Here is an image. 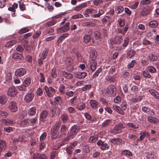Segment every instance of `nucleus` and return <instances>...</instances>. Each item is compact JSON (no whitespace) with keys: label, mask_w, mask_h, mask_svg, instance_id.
<instances>
[{"label":"nucleus","mask_w":159,"mask_h":159,"mask_svg":"<svg viewBox=\"0 0 159 159\" xmlns=\"http://www.w3.org/2000/svg\"><path fill=\"white\" fill-rule=\"evenodd\" d=\"M60 126V124L58 122H57L51 129V137L52 139H56L58 137H61V134L59 135V133L57 132Z\"/></svg>","instance_id":"nucleus-2"},{"label":"nucleus","mask_w":159,"mask_h":159,"mask_svg":"<svg viewBox=\"0 0 159 159\" xmlns=\"http://www.w3.org/2000/svg\"><path fill=\"white\" fill-rule=\"evenodd\" d=\"M67 129V127L65 125H62L61 128L60 132L61 133V136L63 134H65V132Z\"/></svg>","instance_id":"nucleus-42"},{"label":"nucleus","mask_w":159,"mask_h":159,"mask_svg":"<svg viewBox=\"0 0 159 159\" xmlns=\"http://www.w3.org/2000/svg\"><path fill=\"white\" fill-rule=\"evenodd\" d=\"M69 30V28L64 26L61 27L57 29V34H59L62 32H65Z\"/></svg>","instance_id":"nucleus-22"},{"label":"nucleus","mask_w":159,"mask_h":159,"mask_svg":"<svg viewBox=\"0 0 159 159\" xmlns=\"http://www.w3.org/2000/svg\"><path fill=\"white\" fill-rule=\"evenodd\" d=\"M8 108L11 112H15L18 110L17 104L15 101H11L9 103Z\"/></svg>","instance_id":"nucleus-5"},{"label":"nucleus","mask_w":159,"mask_h":159,"mask_svg":"<svg viewBox=\"0 0 159 159\" xmlns=\"http://www.w3.org/2000/svg\"><path fill=\"white\" fill-rule=\"evenodd\" d=\"M0 114L1 116L3 118H6L8 116V113L5 111H0Z\"/></svg>","instance_id":"nucleus-58"},{"label":"nucleus","mask_w":159,"mask_h":159,"mask_svg":"<svg viewBox=\"0 0 159 159\" xmlns=\"http://www.w3.org/2000/svg\"><path fill=\"white\" fill-rule=\"evenodd\" d=\"M29 125H32L36 123V122L37 120V118H34L31 119H29Z\"/></svg>","instance_id":"nucleus-52"},{"label":"nucleus","mask_w":159,"mask_h":159,"mask_svg":"<svg viewBox=\"0 0 159 159\" xmlns=\"http://www.w3.org/2000/svg\"><path fill=\"white\" fill-rule=\"evenodd\" d=\"M135 53V52L134 50H129L127 53V57L129 58H131L134 56Z\"/></svg>","instance_id":"nucleus-39"},{"label":"nucleus","mask_w":159,"mask_h":159,"mask_svg":"<svg viewBox=\"0 0 159 159\" xmlns=\"http://www.w3.org/2000/svg\"><path fill=\"white\" fill-rule=\"evenodd\" d=\"M87 5L85 3H82L75 7L74 8V10L76 11H79L85 7Z\"/></svg>","instance_id":"nucleus-26"},{"label":"nucleus","mask_w":159,"mask_h":159,"mask_svg":"<svg viewBox=\"0 0 159 159\" xmlns=\"http://www.w3.org/2000/svg\"><path fill=\"white\" fill-rule=\"evenodd\" d=\"M2 121L3 123L7 125H10L13 123L12 120L8 119H3L2 120Z\"/></svg>","instance_id":"nucleus-38"},{"label":"nucleus","mask_w":159,"mask_h":159,"mask_svg":"<svg viewBox=\"0 0 159 159\" xmlns=\"http://www.w3.org/2000/svg\"><path fill=\"white\" fill-rule=\"evenodd\" d=\"M147 118L148 122L151 123L156 124L158 120L157 118L152 116H148Z\"/></svg>","instance_id":"nucleus-18"},{"label":"nucleus","mask_w":159,"mask_h":159,"mask_svg":"<svg viewBox=\"0 0 159 159\" xmlns=\"http://www.w3.org/2000/svg\"><path fill=\"white\" fill-rule=\"evenodd\" d=\"M146 69L148 71L152 73H155L156 71V68L153 66H148Z\"/></svg>","instance_id":"nucleus-36"},{"label":"nucleus","mask_w":159,"mask_h":159,"mask_svg":"<svg viewBox=\"0 0 159 159\" xmlns=\"http://www.w3.org/2000/svg\"><path fill=\"white\" fill-rule=\"evenodd\" d=\"M12 57L14 59H21L23 58V56L19 53H15L13 54Z\"/></svg>","instance_id":"nucleus-32"},{"label":"nucleus","mask_w":159,"mask_h":159,"mask_svg":"<svg viewBox=\"0 0 159 159\" xmlns=\"http://www.w3.org/2000/svg\"><path fill=\"white\" fill-rule=\"evenodd\" d=\"M127 125L129 127L132 128L134 129H138L139 127V125H134L132 123H128L127 124Z\"/></svg>","instance_id":"nucleus-46"},{"label":"nucleus","mask_w":159,"mask_h":159,"mask_svg":"<svg viewBox=\"0 0 159 159\" xmlns=\"http://www.w3.org/2000/svg\"><path fill=\"white\" fill-rule=\"evenodd\" d=\"M28 119H25L22 120L21 122V124L22 126H24L29 125Z\"/></svg>","instance_id":"nucleus-53"},{"label":"nucleus","mask_w":159,"mask_h":159,"mask_svg":"<svg viewBox=\"0 0 159 159\" xmlns=\"http://www.w3.org/2000/svg\"><path fill=\"white\" fill-rule=\"evenodd\" d=\"M85 107V104L83 102H80L77 105L76 108L79 110L81 111L84 109Z\"/></svg>","instance_id":"nucleus-29"},{"label":"nucleus","mask_w":159,"mask_h":159,"mask_svg":"<svg viewBox=\"0 0 159 159\" xmlns=\"http://www.w3.org/2000/svg\"><path fill=\"white\" fill-rule=\"evenodd\" d=\"M144 78H150L151 76L148 72V70H144L142 72Z\"/></svg>","instance_id":"nucleus-44"},{"label":"nucleus","mask_w":159,"mask_h":159,"mask_svg":"<svg viewBox=\"0 0 159 159\" xmlns=\"http://www.w3.org/2000/svg\"><path fill=\"white\" fill-rule=\"evenodd\" d=\"M116 41H114L113 40H111L110 42L112 44L117 43L118 44H120L123 40L122 36H120L116 37Z\"/></svg>","instance_id":"nucleus-15"},{"label":"nucleus","mask_w":159,"mask_h":159,"mask_svg":"<svg viewBox=\"0 0 159 159\" xmlns=\"http://www.w3.org/2000/svg\"><path fill=\"white\" fill-rule=\"evenodd\" d=\"M149 93L154 97L157 99H159V94L154 89H151L149 90Z\"/></svg>","instance_id":"nucleus-17"},{"label":"nucleus","mask_w":159,"mask_h":159,"mask_svg":"<svg viewBox=\"0 0 159 159\" xmlns=\"http://www.w3.org/2000/svg\"><path fill=\"white\" fill-rule=\"evenodd\" d=\"M152 10V9L149 7L143 8L141 11V16H144L150 14Z\"/></svg>","instance_id":"nucleus-10"},{"label":"nucleus","mask_w":159,"mask_h":159,"mask_svg":"<svg viewBox=\"0 0 159 159\" xmlns=\"http://www.w3.org/2000/svg\"><path fill=\"white\" fill-rule=\"evenodd\" d=\"M6 148V144L5 142L1 139H0V149L2 150L5 148Z\"/></svg>","instance_id":"nucleus-48"},{"label":"nucleus","mask_w":159,"mask_h":159,"mask_svg":"<svg viewBox=\"0 0 159 159\" xmlns=\"http://www.w3.org/2000/svg\"><path fill=\"white\" fill-rule=\"evenodd\" d=\"M36 159H47V157L44 154H41L40 155H38Z\"/></svg>","instance_id":"nucleus-64"},{"label":"nucleus","mask_w":159,"mask_h":159,"mask_svg":"<svg viewBox=\"0 0 159 159\" xmlns=\"http://www.w3.org/2000/svg\"><path fill=\"white\" fill-rule=\"evenodd\" d=\"M124 7L122 6H118L115 9L116 12L118 14L121 13L124 11Z\"/></svg>","instance_id":"nucleus-34"},{"label":"nucleus","mask_w":159,"mask_h":159,"mask_svg":"<svg viewBox=\"0 0 159 159\" xmlns=\"http://www.w3.org/2000/svg\"><path fill=\"white\" fill-rule=\"evenodd\" d=\"M115 76V75L112 76H107L105 78V80L107 82L113 83L116 80Z\"/></svg>","instance_id":"nucleus-23"},{"label":"nucleus","mask_w":159,"mask_h":159,"mask_svg":"<svg viewBox=\"0 0 159 159\" xmlns=\"http://www.w3.org/2000/svg\"><path fill=\"white\" fill-rule=\"evenodd\" d=\"M122 126L121 125H116L113 129L111 130L110 131L111 133L119 134L122 132Z\"/></svg>","instance_id":"nucleus-9"},{"label":"nucleus","mask_w":159,"mask_h":159,"mask_svg":"<svg viewBox=\"0 0 159 159\" xmlns=\"http://www.w3.org/2000/svg\"><path fill=\"white\" fill-rule=\"evenodd\" d=\"M56 20H54L52 21H50L47 23L46 24V25L48 26H52L55 24L56 23Z\"/></svg>","instance_id":"nucleus-62"},{"label":"nucleus","mask_w":159,"mask_h":159,"mask_svg":"<svg viewBox=\"0 0 159 159\" xmlns=\"http://www.w3.org/2000/svg\"><path fill=\"white\" fill-rule=\"evenodd\" d=\"M90 104L92 108L94 110L96 109L98 106V102L96 100L93 99L90 101Z\"/></svg>","instance_id":"nucleus-16"},{"label":"nucleus","mask_w":159,"mask_h":159,"mask_svg":"<svg viewBox=\"0 0 159 159\" xmlns=\"http://www.w3.org/2000/svg\"><path fill=\"white\" fill-rule=\"evenodd\" d=\"M48 115V113L47 111L44 110L40 114V120L43 119L46 117Z\"/></svg>","instance_id":"nucleus-27"},{"label":"nucleus","mask_w":159,"mask_h":159,"mask_svg":"<svg viewBox=\"0 0 159 159\" xmlns=\"http://www.w3.org/2000/svg\"><path fill=\"white\" fill-rule=\"evenodd\" d=\"M128 137L129 139H130L131 140H135L136 139V136L134 134H128Z\"/></svg>","instance_id":"nucleus-60"},{"label":"nucleus","mask_w":159,"mask_h":159,"mask_svg":"<svg viewBox=\"0 0 159 159\" xmlns=\"http://www.w3.org/2000/svg\"><path fill=\"white\" fill-rule=\"evenodd\" d=\"M26 140H25V139L24 137L23 136L19 137L17 138H15L13 141V143L15 144H16L17 143L20 142H25Z\"/></svg>","instance_id":"nucleus-20"},{"label":"nucleus","mask_w":159,"mask_h":159,"mask_svg":"<svg viewBox=\"0 0 159 159\" xmlns=\"http://www.w3.org/2000/svg\"><path fill=\"white\" fill-rule=\"evenodd\" d=\"M109 148V145L107 143H104L103 144L102 146L100 147V148L102 150H107Z\"/></svg>","instance_id":"nucleus-61"},{"label":"nucleus","mask_w":159,"mask_h":159,"mask_svg":"<svg viewBox=\"0 0 159 159\" xmlns=\"http://www.w3.org/2000/svg\"><path fill=\"white\" fill-rule=\"evenodd\" d=\"M61 98L60 96H57L54 98V102L57 104H59L61 103Z\"/></svg>","instance_id":"nucleus-55"},{"label":"nucleus","mask_w":159,"mask_h":159,"mask_svg":"<svg viewBox=\"0 0 159 159\" xmlns=\"http://www.w3.org/2000/svg\"><path fill=\"white\" fill-rule=\"evenodd\" d=\"M63 76L67 79L70 80L72 79L73 76L72 74L70 73H68L65 71H63L62 72Z\"/></svg>","instance_id":"nucleus-21"},{"label":"nucleus","mask_w":159,"mask_h":159,"mask_svg":"<svg viewBox=\"0 0 159 159\" xmlns=\"http://www.w3.org/2000/svg\"><path fill=\"white\" fill-rule=\"evenodd\" d=\"M92 87L91 84H87L85 85V86L82 88V90L83 91H85L89 89Z\"/></svg>","instance_id":"nucleus-59"},{"label":"nucleus","mask_w":159,"mask_h":159,"mask_svg":"<svg viewBox=\"0 0 159 159\" xmlns=\"http://www.w3.org/2000/svg\"><path fill=\"white\" fill-rule=\"evenodd\" d=\"M146 157L148 159H153L154 155L151 152H148Z\"/></svg>","instance_id":"nucleus-56"},{"label":"nucleus","mask_w":159,"mask_h":159,"mask_svg":"<svg viewBox=\"0 0 159 159\" xmlns=\"http://www.w3.org/2000/svg\"><path fill=\"white\" fill-rule=\"evenodd\" d=\"M34 97V94L31 93H28L25 96L24 100L26 103H29L33 100Z\"/></svg>","instance_id":"nucleus-7"},{"label":"nucleus","mask_w":159,"mask_h":159,"mask_svg":"<svg viewBox=\"0 0 159 159\" xmlns=\"http://www.w3.org/2000/svg\"><path fill=\"white\" fill-rule=\"evenodd\" d=\"M62 121L64 123H66L68 120V117L66 114L62 115L61 116Z\"/></svg>","instance_id":"nucleus-28"},{"label":"nucleus","mask_w":159,"mask_h":159,"mask_svg":"<svg viewBox=\"0 0 159 159\" xmlns=\"http://www.w3.org/2000/svg\"><path fill=\"white\" fill-rule=\"evenodd\" d=\"M102 70L101 68H99L93 74L92 78H94L98 77L99 74L102 71Z\"/></svg>","instance_id":"nucleus-41"},{"label":"nucleus","mask_w":159,"mask_h":159,"mask_svg":"<svg viewBox=\"0 0 159 159\" xmlns=\"http://www.w3.org/2000/svg\"><path fill=\"white\" fill-rule=\"evenodd\" d=\"M158 23L156 20H152L149 22V25L152 28H156L158 26Z\"/></svg>","instance_id":"nucleus-30"},{"label":"nucleus","mask_w":159,"mask_h":159,"mask_svg":"<svg viewBox=\"0 0 159 159\" xmlns=\"http://www.w3.org/2000/svg\"><path fill=\"white\" fill-rule=\"evenodd\" d=\"M140 134H141V135L140 136L139 139H137V141H142L144 139L145 137H148L150 135L147 132H141Z\"/></svg>","instance_id":"nucleus-19"},{"label":"nucleus","mask_w":159,"mask_h":159,"mask_svg":"<svg viewBox=\"0 0 159 159\" xmlns=\"http://www.w3.org/2000/svg\"><path fill=\"white\" fill-rule=\"evenodd\" d=\"M51 75L54 78H56L57 77V72L55 68H53L52 69Z\"/></svg>","instance_id":"nucleus-54"},{"label":"nucleus","mask_w":159,"mask_h":159,"mask_svg":"<svg viewBox=\"0 0 159 159\" xmlns=\"http://www.w3.org/2000/svg\"><path fill=\"white\" fill-rule=\"evenodd\" d=\"M17 93V90L14 86H11L9 88L7 92L8 95L12 97L16 96Z\"/></svg>","instance_id":"nucleus-8"},{"label":"nucleus","mask_w":159,"mask_h":159,"mask_svg":"<svg viewBox=\"0 0 159 159\" xmlns=\"http://www.w3.org/2000/svg\"><path fill=\"white\" fill-rule=\"evenodd\" d=\"M44 89L47 96L49 97H52L55 94V89L50 86L49 87L45 86Z\"/></svg>","instance_id":"nucleus-4"},{"label":"nucleus","mask_w":159,"mask_h":159,"mask_svg":"<svg viewBox=\"0 0 159 159\" xmlns=\"http://www.w3.org/2000/svg\"><path fill=\"white\" fill-rule=\"evenodd\" d=\"M90 41V36L87 34H85L84 37V43H87Z\"/></svg>","instance_id":"nucleus-43"},{"label":"nucleus","mask_w":159,"mask_h":159,"mask_svg":"<svg viewBox=\"0 0 159 159\" xmlns=\"http://www.w3.org/2000/svg\"><path fill=\"white\" fill-rule=\"evenodd\" d=\"M36 108L34 107L30 108L28 110V113L29 115L32 116L34 115L36 113Z\"/></svg>","instance_id":"nucleus-25"},{"label":"nucleus","mask_w":159,"mask_h":159,"mask_svg":"<svg viewBox=\"0 0 159 159\" xmlns=\"http://www.w3.org/2000/svg\"><path fill=\"white\" fill-rule=\"evenodd\" d=\"M31 83V79L29 77L26 78L23 82V84L26 87L29 86Z\"/></svg>","instance_id":"nucleus-31"},{"label":"nucleus","mask_w":159,"mask_h":159,"mask_svg":"<svg viewBox=\"0 0 159 159\" xmlns=\"http://www.w3.org/2000/svg\"><path fill=\"white\" fill-rule=\"evenodd\" d=\"M6 102V99L4 96H0V103L2 104H5Z\"/></svg>","instance_id":"nucleus-63"},{"label":"nucleus","mask_w":159,"mask_h":159,"mask_svg":"<svg viewBox=\"0 0 159 159\" xmlns=\"http://www.w3.org/2000/svg\"><path fill=\"white\" fill-rule=\"evenodd\" d=\"M98 139V137L97 135L91 136L89 139V141L90 143H94Z\"/></svg>","instance_id":"nucleus-45"},{"label":"nucleus","mask_w":159,"mask_h":159,"mask_svg":"<svg viewBox=\"0 0 159 159\" xmlns=\"http://www.w3.org/2000/svg\"><path fill=\"white\" fill-rule=\"evenodd\" d=\"M144 96L137 95L135 97H132L130 99V101L133 102H136L141 101L143 99Z\"/></svg>","instance_id":"nucleus-13"},{"label":"nucleus","mask_w":159,"mask_h":159,"mask_svg":"<svg viewBox=\"0 0 159 159\" xmlns=\"http://www.w3.org/2000/svg\"><path fill=\"white\" fill-rule=\"evenodd\" d=\"M81 25L84 27L90 26L93 27L94 26V24L91 22H84L81 24Z\"/></svg>","instance_id":"nucleus-33"},{"label":"nucleus","mask_w":159,"mask_h":159,"mask_svg":"<svg viewBox=\"0 0 159 159\" xmlns=\"http://www.w3.org/2000/svg\"><path fill=\"white\" fill-rule=\"evenodd\" d=\"M148 58L151 61H155L157 60L158 57L155 54L151 53L148 55Z\"/></svg>","instance_id":"nucleus-24"},{"label":"nucleus","mask_w":159,"mask_h":159,"mask_svg":"<svg viewBox=\"0 0 159 159\" xmlns=\"http://www.w3.org/2000/svg\"><path fill=\"white\" fill-rule=\"evenodd\" d=\"M69 34L67 33H65L61 36L59 39H58L57 41H58L59 40L60 41V42H61L63 39H64L66 37H67L68 35Z\"/></svg>","instance_id":"nucleus-57"},{"label":"nucleus","mask_w":159,"mask_h":159,"mask_svg":"<svg viewBox=\"0 0 159 159\" xmlns=\"http://www.w3.org/2000/svg\"><path fill=\"white\" fill-rule=\"evenodd\" d=\"M17 41L16 40H13L8 41L5 45L6 47H9L13 45L16 43Z\"/></svg>","instance_id":"nucleus-37"},{"label":"nucleus","mask_w":159,"mask_h":159,"mask_svg":"<svg viewBox=\"0 0 159 159\" xmlns=\"http://www.w3.org/2000/svg\"><path fill=\"white\" fill-rule=\"evenodd\" d=\"M111 120L110 119H107L105 120L102 124V126L103 127H105L107 126L111 122Z\"/></svg>","instance_id":"nucleus-47"},{"label":"nucleus","mask_w":159,"mask_h":159,"mask_svg":"<svg viewBox=\"0 0 159 159\" xmlns=\"http://www.w3.org/2000/svg\"><path fill=\"white\" fill-rule=\"evenodd\" d=\"M75 77L78 79H83L87 75V73L85 72H77L74 74Z\"/></svg>","instance_id":"nucleus-11"},{"label":"nucleus","mask_w":159,"mask_h":159,"mask_svg":"<svg viewBox=\"0 0 159 159\" xmlns=\"http://www.w3.org/2000/svg\"><path fill=\"white\" fill-rule=\"evenodd\" d=\"M65 85L63 84L61 85L59 88V92L61 93L64 94L66 93L65 90Z\"/></svg>","instance_id":"nucleus-40"},{"label":"nucleus","mask_w":159,"mask_h":159,"mask_svg":"<svg viewBox=\"0 0 159 159\" xmlns=\"http://www.w3.org/2000/svg\"><path fill=\"white\" fill-rule=\"evenodd\" d=\"M111 142L114 145L120 146L121 144L122 140L120 138H114L111 139Z\"/></svg>","instance_id":"nucleus-12"},{"label":"nucleus","mask_w":159,"mask_h":159,"mask_svg":"<svg viewBox=\"0 0 159 159\" xmlns=\"http://www.w3.org/2000/svg\"><path fill=\"white\" fill-rule=\"evenodd\" d=\"M26 72V70L24 68H19L17 69L15 71V75L18 77H21L25 75Z\"/></svg>","instance_id":"nucleus-6"},{"label":"nucleus","mask_w":159,"mask_h":159,"mask_svg":"<svg viewBox=\"0 0 159 159\" xmlns=\"http://www.w3.org/2000/svg\"><path fill=\"white\" fill-rule=\"evenodd\" d=\"M106 93L107 95H110L111 96H115L116 94V89L113 84L109 85L106 89Z\"/></svg>","instance_id":"nucleus-3"},{"label":"nucleus","mask_w":159,"mask_h":159,"mask_svg":"<svg viewBox=\"0 0 159 159\" xmlns=\"http://www.w3.org/2000/svg\"><path fill=\"white\" fill-rule=\"evenodd\" d=\"M122 154L125 156H131L132 155V154L130 152L127 150L123 151L122 152Z\"/></svg>","instance_id":"nucleus-51"},{"label":"nucleus","mask_w":159,"mask_h":159,"mask_svg":"<svg viewBox=\"0 0 159 159\" xmlns=\"http://www.w3.org/2000/svg\"><path fill=\"white\" fill-rule=\"evenodd\" d=\"M131 91L135 93H137L139 90V88L136 86H133L131 88Z\"/></svg>","instance_id":"nucleus-49"},{"label":"nucleus","mask_w":159,"mask_h":159,"mask_svg":"<svg viewBox=\"0 0 159 159\" xmlns=\"http://www.w3.org/2000/svg\"><path fill=\"white\" fill-rule=\"evenodd\" d=\"M128 29V27L127 26H126L124 28V32H122L121 31V30L118 29L116 30V32L118 33L119 34H124L126 32Z\"/></svg>","instance_id":"nucleus-35"},{"label":"nucleus","mask_w":159,"mask_h":159,"mask_svg":"<svg viewBox=\"0 0 159 159\" xmlns=\"http://www.w3.org/2000/svg\"><path fill=\"white\" fill-rule=\"evenodd\" d=\"M136 64V61L134 60H132L127 65V67L129 69L133 68L134 65Z\"/></svg>","instance_id":"nucleus-50"},{"label":"nucleus","mask_w":159,"mask_h":159,"mask_svg":"<svg viewBox=\"0 0 159 159\" xmlns=\"http://www.w3.org/2000/svg\"><path fill=\"white\" fill-rule=\"evenodd\" d=\"M80 128L81 127L78 125H74L72 126L68 132L67 137L66 138V140H69L74 138Z\"/></svg>","instance_id":"nucleus-1"},{"label":"nucleus","mask_w":159,"mask_h":159,"mask_svg":"<svg viewBox=\"0 0 159 159\" xmlns=\"http://www.w3.org/2000/svg\"><path fill=\"white\" fill-rule=\"evenodd\" d=\"M90 63L91 70L93 72L96 69L97 66V62L95 60L92 59L90 60Z\"/></svg>","instance_id":"nucleus-14"}]
</instances>
